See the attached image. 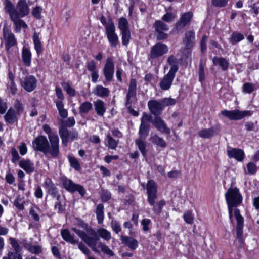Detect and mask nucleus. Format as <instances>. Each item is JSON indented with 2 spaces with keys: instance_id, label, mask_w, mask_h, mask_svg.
I'll list each match as a JSON object with an SVG mask.
<instances>
[{
  "instance_id": "f257e3e1",
  "label": "nucleus",
  "mask_w": 259,
  "mask_h": 259,
  "mask_svg": "<svg viewBox=\"0 0 259 259\" xmlns=\"http://www.w3.org/2000/svg\"><path fill=\"white\" fill-rule=\"evenodd\" d=\"M50 145L47 138L44 136L37 137L32 142L34 150L42 152L46 156L56 158L59 154V139L57 135H49Z\"/></svg>"
},
{
  "instance_id": "f03ea898",
  "label": "nucleus",
  "mask_w": 259,
  "mask_h": 259,
  "mask_svg": "<svg viewBox=\"0 0 259 259\" xmlns=\"http://www.w3.org/2000/svg\"><path fill=\"white\" fill-rule=\"evenodd\" d=\"M79 228L83 229L85 231L81 230L76 227H72L71 230L76 233L81 239L95 252L98 253L99 250L96 247L97 241L100 240L97 232L85 222L80 221L77 224Z\"/></svg>"
},
{
  "instance_id": "7ed1b4c3",
  "label": "nucleus",
  "mask_w": 259,
  "mask_h": 259,
  "mask_svg": "<svg viewBox=\"0 0 259 259\" xmlns=\"http://www.w3.org/2000/svg\"><path fill=\"white\" fill-rule=\"evenodd\" d=\"M147 191L148 195V202L153 206V211L157 213H160L163 206L166 204L165 201L161 200L158 202L156 205L155 200L157 198V186L155 182L152 180L148 181L147 184Z\"/></svg>"
},
{
  "instance_id": "20e7f679",
  "label": "nucleus",
  "mask_w": 259,
  "mask_h": 259,
  "mask_svg": "<svg viewBox=\"0 0 259 259\" xmlns=\"http://www.w3.org/2000/svg\"><path fill=\"white\" fill-rule=\"evenodd\" d=\"M5 9L9 15L24 17L30 13V9L26 0H19L16 7L10 0H5Z\"/></svg>"
},
{
  "instance_id": "39448f33",
  "label": "nucleus",
  "mask_w": 259,
  "mask_h": 259,
  "mask_svg": "<svg viewBox=\"0 0 259 259\" xmlns=\"http://www.w3.org/2000/svg\"><path fill=\"white\" fill-rule=\"evenodd\" d=\"M226 200L227 204L237 206L242 201V197L239 189L237 188H230L225 194Z\"/></svg>"
},
{
  "instance_id": "423d86ee",
  "label": "nucleus",
  "mask_w": 259,
  "mask_h": 259,
  "mask_svg": "<svg viewBox=\"0 0 259 259\" xmlns=\"http://www.w3.org/2000/svg\"><path fill=\"white\" fill-rule=\"evenodd\" d=\"M105 32L110 45L112 47H116L119 42L118 37L115 33V27L114 23L110 18L109 19L108 24L106 25Z\"/></svg>"
},
{
  "instance_id": "0eeeda50",
  "label": "nucleus",
  "mask_w": 259,
  "mask_h": 259,
  "mask_svg": "<svg viewBox=\"0 0 259 259\" xmlns=\"http://www.w3.org/2000/svg\"><path fill=\"white\" fill-rule=\"evenodd\" d=\"M221 114L231 120H238L245 117L250 116L252 113L250 111H240L237 109L234 110H224Z\"/></svg>"
},
{
  "instance_id": "6e6552de",
  "label": "nucleus",
  "mask_w": 259,
  "mask_h": 259,
  "mask_svg": "<svg viewBox=\"0 0 259 259\" xmlns=\"http://www.w3.org/2000/svg\"><path fill=\"white\" fill-rule=\"evenodd\" d=\"M62 182L63 187L67 191L71 193L78 192L82 197L84 196L86 191L82 186L73 183L72 180L67 178H63Z\"/></svg>"
},
{
  "instance_id": "1a4fd4ad",
  "label": "nucleus",
  "mask_w": 259,
  "mask_h": 259,
  "mask_svg": "<svg viewBox=\"0 0 259 259\" xmlns=\"http://www.w3.org/2000/svg\"><path fill=\"white\" fill-rule=\"evenodd\" d=\"M168 46L162 42H157L151 49L149 58L155 59L162 56L168 51Z\"/></svg>"
},
{
  "instance_id": "9d476101",
  "label": "nucleus",
  "mask_w": 259,
  "mask_h": 259,
  "mask_svg": "<svg viewBox=\"0 0 259 259\" xmlns=\"http://www.w3.org/2000/svg\"><path fill=\"white\" fill-rule=\"evenodd\" d=\"M153 27L156 32V38L157 40H164L168 38V34L164 32L167 31L169 30V27L162 21H155L153 24Z\"/></svg>"
},
{
  "instance_id": "9b49d317",
  "label": "nucleus",
  "mask_w": 259,
  "mask_h": 259,
  "mask_svg": "<svg viewBox=\"0 0 259 259\" xmlns=\"http://www.w3.org/2000/svg\"><path fill=\"white\" fill-rule=\"evenodd\" d=\"M137 92V81L134 78L130 79L127 93L125 98V106L130 107L134 101Z\"/></svg>"
},
{
  "instance_id": "f8f14e48",
  "label": "nucleus",
  "mask_w": 259,
  "mask_h": 259,
  "mask_svg": "<svg viewBox=\"0 0 259 259\" xmlns=\"http://www.w3.org/2000/svg\"><path fill=\"white\" fill-rule=\"evenodd\" d=\"M3 35L5 47L7 50L15 46L17 44V40L14 34L7 26H5L3 27Z\"/></svg>"
},
{
  "instance_id": "ddd939ff",
  "label": "nucleus",
  "mask_w": 259,
  "mask_h": 259,
  "mask_svg": "<svg viewBox=\"0 0 259 259\" xmlns=\"http://www.w3.org/2000/svg\"><path fill=\"white\" fill-rule=\"evenodd\" d=\"M103 73L107 81H111L114 73V64L111 57L107 59L103 68Z\"/></svg>"
},
{
  "instance_id": "4468645a",
  "label": "nucleus",
  "mask_w": 259,
  "mask_h": 259,
  "mask_svg": "<svg viewBox=\"0 0 259 259\" xmlns=\"http://www.w3.org/2000/svg\"><path fill=\"white\" fill-rule=\"evenodd\" d=\"M37 82V80L34 76L29 75L21 80V85L25 90L30 92L35 89Z\"/></svg>"
},
{
  "instance_id": "2eb2a0df",
  "label": "nucleus",
  "mask_w": 259,
  "mask_h": 259,
  "mask_svg": "<svg viewBox=\"0 0 259 259\" xmlns=\"http://www.w3.org/2000/svg\"><path fill=\"white\" fill-rule=\"evenodd\" d=\"M193 14L192 12L183 13L180 17L179 20L175 24V29L179 31L184 28L191 21Z\"/></svg>"
},
{
  "instance_id": "dca6fc26",
  "label": "nucleus",
  "mask_w": 259,
  "mask_h": 259,
  "mask_svg": "<svg viewBox=\"0 0 259 259\" xmlns=\"http://www.w3.org/2000/svg\"><path fill=\"white\" fill-rule=\"evenodd\" d=\"M221 127L219 125H216L209 128H203L201 130L198 135L203 139H210L217 135L220 131Z\"/></svg>"
},
{
  "instance_id": "f3484780",
  "label": "nucleus",
  "mask_w": 259,
  "mask_h": 259,
  "mask_svg": "<svg viewBox=\"0 0 259 259\" xmlns=\"http://www.w3.org/2000/svg\"><path fill=\"white\" fill-rule=\"evenodd\" d=\"M152 124L161 132L169 135L170 133V129L167 126L164 121L159 116H156L151 121Z\"/></svg>"
},
{
  "instance_id": "a211bd4d",
  "label": "nucleus",
  "mask_w": 259,
  "mask_h": 259,
  "mask_svg": "<svg viewBox=\"0 0 259 259\" xmlns=\"http://www.w3.org/2000/svg\"><path fill=\"white\" fill-rule=\"evenodd\" d=\"M148 107L151 113L156 116L159 115L163 109L160 100H149L148 102Z\"/></svg>"
},
{
  "instance_id": "6ab92c4d",
  "label": "nucleus",
  "mask_w": 259,
  "mask_h": 259,
  "mask_svg": "<svg viewBox=\"0 0 259 259\" xmlns=\"http://www.w3.org/2000/svg\"><path fill=\"white\" fill-rule=\"evenodd\" d=\"M227 155L230 158H234L238 161H242L244 158V153L243 150L235 148H228Z\"/></svg>"
},
{
  "instance_id": "aec40b11",
  "label": "nucleus",
  "mask_w": 259,
  "mask_h": 259,
  "mask_svg": "<svg viewBox=\"0 0 259 259\" xmlns=\"http://www.w3.org/2000/svg\"><path fill=\"white\" fill-rule=\"evenodd\" d=\"M183 42L186 49H190L193 48L195 44L194 31L193 30H189L186 32Z\"/></svg>"
},
{
  "instance_id": "412c9836",
  "label": "nucleus",
  "mask_w": 259,
  "mask_h": 259,
  "mask_svg": "<svg viewBox=\"0 0 259 259\" xmlns=\"http://www.w3.org/2000/svg\"><path fill=\"white\" fill-rule=\"evenodd\" d=\"M11 20L13 22L14 29L16 32H20L21 29L23 28H27L28 26L25 21L21 19L22 17L16 16V15H9Z\"/></svg>"
},
{
  "instance_id": "4be33fe9",
  "label": "nucleus",
  "mask_w": 259,
  "mask_h": 259,
  "mask_svg": "<svg viewBox=\"0 0 259 259\" xmlns=\"http://www.w3.org/2000/svg\"><path fill=\"white\" fill-rule=\"evenodd\" d=\"M175 76V73H170V72L165 75L160 83L161 89L163 90H168L172 84Z\"/></svg>"
},
{
  "instance_id": "5701e85b",
  "label": "nucleus",
  "mask_w": 259,
  "mask_h": 259,
  "mask_svg": "<svg viewBox=\"0 0 259 259\" xmlns=\"http://www.w3.org/2000/svg\"><path fill=\"white\" fill-rule=\"evenodd\" d=\"M120 239L122 243L127 246L131 250H134L138 246V241L131 236L121 235Z\"/></svg>"
},
{
  "instance_id": "b1692460",
  "label": "nucleus",
  "mask_w": 259,
  "mask_h": 259,
  "mask_svg": "<svg viewBox=\"0 0 259 259\" xmlns=\"http://www.w3.org/2000/svg\"><path fill=\"white\" fill-rule=\"evenodd\" d=\"M93 93L97 97L104 98L109 96L110 90L102 85H97L93 91Z\"/></svg>"
},
{
  "instance_id": "393cba45",
  "label": "nucleus",
  "mask_w": 259,
  "mask_h": 259,
  "mask_svg": "<svg viewBox=\"0 0 259 259\" xmlns=\"http://www.w3.org/2000/svg\"><path fill=\"white\" fill-rule=\"evenodd\" d=\"M45 186L48 190L49 194L51 195L54 198H61V195L59 193L55 185L50 180L46 181Z\"/></svg>"
},
{
  "instance_id": "a878e982",
  "label": "nucleus",
  "mask_w": 259,
  "mask_h": 259,
  "mask_svg": "<svg viewBox=\"0 0 259 259\" xmlns=\"http://www.w3.org/2000/svg\"><path fill=\"white\" fill-rule=\"evenodd\" d=\"M94 106L97 114L101 117H103L106 112V108L104 102L98 99L94 102Z\"/></svg>"
},
{
  "instance_id": "bb28decb",
  "label": "nucleus",
  "mask_w": 259,
  "mask_h": 259,
  "mask_svg": "<svg viewBox=\"0 0 259 259\" xmlns=\"http://www.w3.org/2000/svg\"><path fill=\"white\" fill-rule=\"evenodd\" d=\"M61 235L65 241L72 244L78 243V240L74 238V235H72L68 229H64L61 230Z\"/></svg>"
},
{
  "instance_id": "cd10ccee",
  "label": "nucleus",
  "mask_w": 259,
  "mask_h": 259,
  "mask_svg": "<svg viewBox=\"0 0 259 259\" xmlns=\"http://www.w3.org/2000/svg\"><path fill=\"white\" fill-rule=\"evenodd\" d=\"M212 62L214 65H219L223 71L227 70L229 66V61L225 58L215 56L213 58Z\"/></svg>"
},
{
  "instance_id": "c85d7f7f",
  "label": "nucleus",
  "mask_w": 259,
  "mask_h": 259,
  "mask_svg": "<svg viewBox=\"0 0 259 259\" xmlns=\"http://www.w3.org/2000/svg\"><path fill=\"white\" fill-rule=\"evenodd\" d=\"M19 166L27 173H32L34 170V164L30 160H21L19 162Z\"/></svg>"
},
{
  "instance_id": "c756f323",
  "label": "nucleus",
  "mask_w": 259,
  "mask_h": 259,
  "mask_svg": "<svg viewBox=\"0 0 259 259\" xmlns=\"http://www.w3.org/2000/svg\"><path fill=\"white\" fill-rule=\"evenodd\" d=\"M167 63L171 66L169 72L175 73L179 69L178 60L173 55H170L167 60Z\"/></svg>"
},
{
  "instance_id": "7c9ffc66",
  "label": "nucleus",
  "mask_w": 259,
  "mask_h": 259,
  "mask_svg": "<svg viewBox=\"0 0 259 259\" xmlns=\"http://www.w3.org/2000/svg\"><path fill=\"white\" fill-rule=\"evenodd\" d=\"M22 61L26 66H30L31 61V53L29 50L26 47H23L22 53Z\"/></svg>"
},
{
  "instance_id": "2f4dec72",
  "label": "nucleus",
  "mask_w": 259,
  "mask_h": 259,
  "mask_svg": "<svg viewBox=\"0 0 259 259\" xmlns=\"http://www.w3.org/2000/svg\"><path fill=\"white\" fill-rule=\"evenodd\" d=\"M6 122L9 124H13L17 120V118L15 114L14 109L11 107L9 108L4 116Z\"/></svg>"
},
{
  "instance_id": "473e14b6",
  "label": "nucleus",
  "mask_w": 259,
  "mask_h": 259,
  "mask_svg": "<svg viewBox=\"0 0 259 259\" xmlns=\"http://www.w3.org/2000/svg\"><path fill=\"white\" fill-rule=\"evenodd\" d=\"M59 133L62 139L63 144L66 146L69 139L70 132L66 127L62 126L59 129Z\"/></svg>"
},
{
  "instance_id": "72a5a7b5",
  "label": "nucleus",
  "mask_w": 259,
  "mask_h": 259,
  "mask_svg": "<svg viewBox=\"0 0 259 259\" xmlns=\"http://www.w3.org/2000/svg\"><path fill=\"white\" fill-rule=\"evenodd\" d=\"M59 115L62 118H66L68 116V111L64 108L63 102L61 101H54Z\"/></svg>"
},
{
  "instance_id": "f704fd0d",
  "label": "nucleus",
  "mask_w": 259,
  "mask_h": 259,
  "mask_svg": "<svg viewBox=\"0 0 259 259\" xmlns=\"http://www.w3.org/2000/svg\"><path fill=\"white\" fill-rule=\"evenodd\" d=\"M98 246V248L101 249V250L105 254L109 256V257H112L114 256L115 254L114 252L104 243L102 242L97 241L96 246Z\"/></svg>"
},
{
  "instance_id": "c9c22d12",
  "label": "nucleus",
  "mask_w": 259,
  "mask_h": 259,
  "mask_svg": "<svg viewBox=\"0 0 259 259\" xmlns=\"http://www.w3.org/2000/svg\"><path fill=\"white\" fill-rule=\"evenodd\" d=\"M150 140L152 143L160 147L165 148L166 146V142L162 138L156 134L151 136Z\"/></svg>"
},
{
  "instance_id": "e433bc0d",
  "label": "nucleus",
  "mask_w": 259,
  "mask_h": 259,
  "mask_svg": "<svg viewBox=\"0 0 259 259\" xmlns=\"http://www.w3.org/2000/svg\"><path fill=\"white\" fill-rule=\"evenodd\" d=\"M105 140L107 143V146L109 149H115L117 147L118 141L113 139L109 133H108Z\"/></svg>"
},
{
  "instance_id": "4c0bfd02",
  "label": "nucleus",
  "mask_w": 259,
  "mask_h": 259,
  "mask_svg": "<svg viewBox=\"0 0 259 259\" xmlns=\"http://www.w3.org/2000/svg\"><path fill=\"white\" fill-rule=\"evenodd\" d=\"M92 108L93 105L91 102L89 101L84 102L80 104L79 107V113L80 114H86L92 109Z\"/></svg>"
},
{
  "instance_id": "58836bf2",
  "label": "nucleus",
  "mask_w": 259,
  "mask_h": 259,
  "mask_svg": "<svg viewBox=\"0 0 259 259\" xmlns=\"http://www.w3.org/2000/svg\"><path fill=\"white\" fill-rule=\"evenodd\" d=\"M33 40L34 44L35 49L37 54L39 55L42 52V47L41 41L39 38V36L36 32L33 34Z\"/></svg>"
},
{
  "instance_id": "ea45409f",
  "label": "nucleus",
  "mask_w": 259,
  "mask_h": 259,
  "mask_svg": "<svg viewBox=\"0 0 259 259\" xmlns=\"http://www.w3.org/2000/svg\"><path fill=\"white\" fill-rule=\"evenodd\" d=\"M150 126L144 124H140L139 135V139L145 140L148 136L149 132Z\"/></svg>"
},
{
  "instance_id": "a19ab883",
  "label": "nucleus",
  "mask_w": 259,
  "mask_h": 259,
  "mask_svg": "<svg viewBox=\"0 0 259 259\" xmlns=\"http://www.w3.org/2000/svg\"><path fill=\"white\" fill-rule=\"evenodd\" d=\"M97 232L98 236L106 241H109L111 238V233L104 228L99 229Z\"/></svg>"
},
{
  "instance_id": "79ce46f5",
  "label": "nucleus",
  "mask_w": 259,
  "mask_h": 259,
  "mask_svg": "<svg viewBox=\"0 0 259 259\" xmlns=\"http://www.w3.org/2000/svg\"><path fill=\"white\" fill-rule=\"evenodd\" d=\"M142 139H137L135 140L136 144L137 145L139 150L141 152L143 156L146 157L147 154V150H146V143L143 141Z\"/></svg>"
},
{
  "instance_id": "37998d69",
  "label": "nucleus",
  "mask_w": 259,
  "mask_h": 259,
  "mask_svg": "<svg viewBox=\"0 0 259 259\" xmlns=\"http://www.w3.org/2000/svg\"><path fill=\"white\" fill-rule=\"evenodd\" d=\"M104 206L102 204H99L96 208V213L99 224H102L104 220Z\"/></svg>"
},
{
  "instance_id": "c03bdc74",
  "label": "nucleus",
  "mask_w": 259,
  "mask_h": 259,
  "mask_svg": "<svg viewBox=\"0 0 259 259\" xmlns=\"http://www.w3.org/2000/svg\"><path fill=\"white\" fill-rule=\"evenodd\" d=\"M23 199L24 197H21L20 196H18L13 202L14 206H15L16 208L20 211H22L24 209V205L25 203V201L23 200Z\"/></svg>"
},
{
  "instance_id": "a18cd8bd",
  "label": "nucleus",
  "mask_w": 259,
  "mask_h": 259,
  "mask_svg": "<svg viewBox=\"0 0 259 259\" xmlns=\"http://www.w3.org/2000/svg\"><path fill=\"white\" fill-rule=\"evenodd\" d=\"M234 215L237 221L236 228H243L244 219L241 215L240 211L238 209H235Z\"/></svg>"
},
{
  "instance_id": "49530a36",
  "label": "nucleus",
  "mask_w": 259,
  "mask_h": 259,
  "mask_svg": "<svg viewBox=\"0 0 259 259\" xmlns=\"http://www.w3.org/2000/svg\"><path fill=\"white\" fill-rule=\"evenodd\" d=\"M244 38V37L241 33L234 32L231 36L230 41L232 44L234 45L243 40Z\"/></svg>"
},
{
  "instance_id": "de8ad7c7",
  "label": "nucleus",
  "mask_w": 259,
  "mask_h": 259,
  "mask_svg": "<svg viewBox=\"0 0 259 259\" xmlns=\"http://www.w3.org/2000/svg\"><path fill=\"white\" fill-rule=\"evenodd\" d=\"M118 28L121 32L130 30L128 23L126 18L121 17L119 19Z\"/></svg>"
},
{
  "instance_id": "09e8293b",
  "label": "nucleus",
  "mask_w": 259,
  "mask_h": 259,
  "mask_svg": "<svg viewBox=\"0 0 259 259\" xmlns=\"http://www.w3.org/2000/svg\"><path fill=\"white\" fill-rule=\"evenodd\" d=\"M256 89L255 85L251 83L246 82L242 87V91L245 93L250 94Z\"/></svg>"
},
{
  "instance_id": "8fccbe9b",
  "label": "nucleus",
  "mask_w": 259,
  "mask_h": 259,
  "mask_svg": "<svg viewBox=\"0 0 259 259\" xmlns=\"http://www.w3.org/2000/svg\"><path fill=\"white\" fill-rule=\"evenodd\" d=\"M64 90L66 93L71 97H74L76 95L75 90L68 82L62 83Z\"/></svg>"
},
{
  "instance_id": "3c124183",
  "label": "nucleus",
  "mask_w": 259,
  "mask_h": 259,
  "mask_svg": "<svg viewBox=\"0 0 259 259\" xmlns=\"http://www.w3.org/2000/svg\"><path fill=\"white\" fill-rule=\"evenodd\" d=\"M122 45L127 46L131 39V32L130 30L121 31Z\"/></svg>"
},
{
  "instance_id": "603ef678",
  "label": "nucleus",
  "mask_w": 259,
  "mask_h": 259,
  "mask_svg": "<svg viewBox=\"0 0 259 259\" xmlns=\"http://www.w3.org/2000/svg\"><path fill=\"white\" fill-rule=\"evenodd\" d=\"M68 159L70 166L76 170L79 171L81 167L78 160L75 157L71 156H69Z\"/></svg>"
},
{
  "instance_id": "864d4df0",
  "label": "nucleus",
  "mask_w": 259,
  "mask_h": 259,
  "mask_svg": "<svg viewBox=\"0 0 259 259\" xmlns=\"http://www.w3.org/2000/svg\"><path fill=\"white\" fill-rule=\"evenodd\" d=\"M163 108L166 106H172L176 103V100L171 98H165L160 100Z\"/></svg>"
},
{
  "instance_id": "5fc2aeb1",
  "label": "nucleus",
  "mask_w": 259,
  "mask_h": 259,
  "mask_svg": "<svg viewBox=\"0 0 259 259\" xmlns=\"http://www.w3.org/2000/svg\"><path fill=\"white\" fill-rule=\"evenodd\" d=\"M77 244H78V248L87 256V257H89V256H90V254L91 253V251L88 247L82 242L78 241V243Z\"/></svg>"
},
{
  "instance_id": "6e6d98bb",
  "label": "nucleus",
  "mask_w": 259,
  "mask_h": 259,
  "mask_svg": "<svg viewBox=\"0 0 259 259\" xmlns=\"http://www.w3.org/2000/svg\"><path fill=\"white\" fill-rule=\"evenodd\" d=\"M42 10V9L41 7L36 6L32 9V15L37 19H40L41 18V13Z\"/></svg>"
},
{
  "instance_id": "4d7b16f0",
  "label": "nucleus",
  "mask_w": 259,
  "mask_h": 259,
  "mask_svg": "<svg viewBox=\"0 0 259 259\" xmlns=\"http://www.w3.org/2000/svg\"><path fill=\"white\" fill-rule=\"evenodd\" d=\"M176 14L172 12H167L164 14L162 17V20L163 21L169 22L174 20L176 18Z\"/></svg>"
},
{
  "instance_id": "13d9d810",
  "label": "nucleus",
  "mask_w": 259,
  "mask_h": 259,
  "mask_svg": "<svg viewBox=\"0 0 259 259\" xmlns=\"http://www.w3.org/2000/svg\"><path fill=\"white\" fill-rule=\"evenodd\" d=\"M152 117L146 113H143L141 118V124L150 126L149 122L151 121Z\"/></svg>"
},
{
  "instance_id": "bf43d9fd",
  "label": "nucleus",
  "mask_w": 259,
  "mask_h": 259,
  "mask_svg": "<svg viewBox=\"0 0 259 259\" xmlns=\"http://www.w3.org/2000/svg\"><path fill=\"white\" fill-rule=\"evenodd\" d=\"M27 248L30 252L36 254H39L42 252L41 247L39 245L33 246L28 245Z\"/></svg>"
},
{
  "instance_id": "052dcab7",
  "label": "nucleus",
  "mask_w": 259,
  "mask_h": 259,
  "mask_svg": "<svg viewBox=\"0 0 259 259\" xmlns=\"http://www.w3.org/2000/svg\"><path fill=\"white\" fill-rule=\"evenodd\" d=\"M111 226L113 231L116 233H119L121 230V227L119 223L116 220H112L111 223Z\"/></svg>"
},
{
  "instance_id": "680f3d73",
  "label": "nucleus",
  "mask_w": 259,
  "mask_h": 259,
  "mask_svg": "<svg viewBox=\"0 0 259 259\" xmlns=\"http://www.w3.org/2000/svg\"><path fill=\"white\" fill-rule=\"evenodd\" d=\"M183 218L185 221L189 224L193 223V217L192 216V212L190 211H186L183 215Z\"/></svg>"
},
{
  "instance_id": "e2e57ef3",
  "label": "nucleus",
  "mask_w": 259,
  "mask_h": 259,
  "mask_svg": "<svg viewBox=\"0 0 259 259\" xmlns=\"http://www.w3.org/2000/svg\"><path fill=\"white\" fill-rule=\"evenodd\" d=\"M229 0H212V4L218 7H225Z\"/></svg>"
},
{
  "instance_id": "0e129e2a",
  "label": "nucleus",
  "mask_w": 259,
  "mask_h": 259,
  "mask_svg": "<svg viewBox=\"0 0 259 259\" xmlns=\"http://www.w3.org/2000/svg\"><path fill=\"white\" fill-rule=\"evenodd\" d=\"M205 78L204 67L202 63H200L199 65V80L202 82H203Z\"/></svg>"
},
{
  "instance_id": "69168bd1",
  "label": "nucleus",
  "mask_w": 259,
  "mask_h": 259,
  "mask_svg": "<svg viewBox=\"0 0 259 259\" xmlns=\"http://www.w3.org/2000/svg\"><path fill=\"white\" fill-rule=\"evenodd\" d=\"M14 108L16 110V114L17 115H21L23 111L24 108L23 105L18 100L16 101L14 105Z\"/></svg>"
},
{
  "instance_id": "338daca9",
  "label": "nucleus",
  "mask_w": 259,
  "mask_h": 259,
  "mask_svg": "<svg viewBox=\"0 0 259 259\" xmlns=\"http://www.w3.org/2000/svg\"><path fill=\"white\" fill-rule=\"evenodd\" d=\"M111 193L108 191L103 190L101 193V198L103 202H106L111 198Z\"/></svg>"
},
{
  "instance_id": "774afa93",
  "label": "nucleus",
  "mask_w": 259,
  "mask_h": 259,
  "mask_svg": "<svg viewBox=\"0 0 259 259\" xmlns=\"http://www.w3.org/2000/svg\"><path fill=\"white\" fill-rule=\"evenodd\" d=\"M19 252H9L7 257H4L3 259H22Z\"/></svg>"
}]
</instances>
